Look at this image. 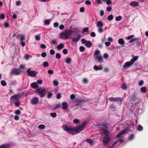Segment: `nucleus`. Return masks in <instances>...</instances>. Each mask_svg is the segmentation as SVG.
<instances>
[{"label":"nucleus","instance_id":"nucleus-33","mask_svg":"<svg viewBox=\"0 0 148 148\" xmlns=\"http://www.w3.org/2000/svg\"><path fill=\"white\" fill-rule=\"evenodd\" d=\"M45 127V125H40L38 126V128L40 129L43 130L44 129Z\"/></svg>","mask_w":148,"mask_h":148},{"label":"nucleus","instance_id":"nucleus-32","mask_svg":"<svg viewBox=\"0 0 148 148\" xmlns=\"http://www.w3.org/2000/svg\"><path fill=\"white\" fill-rule=\"evenodd\" d=\"M17 84V82L16 81H12L10 82V86L16 85Z\"/></svg>","mask_w":148,"mask_h":148},{"label":"nucleus","instance_id":"nucleus-56","mask_svg":"<svg viewBox=\"0 0 148 148\" xmlns=\"http://www.w3.org/2000/svg\"><path fill=\"white\" fill-rule=\"evenodd\" d=\"M62 52L64 54H67L68 52L67 50L66 49H64L63 50Z\"/></svg>","mask_w":148,"mask_h":148},{"label":"nucleus","instance_id":"nucleus-18","mask_svg":"<svg viewBox=\"0 0 148 148\" xmlns=\"http://www.w3.org/2000/svg\"><path fill=\"white\" fill-rule=\"evenodd\" d=\"M10 145L9 144H5L0 145V148H9Z\"/></svg>","mask_w":148,"mask_h":148},{"label":"nucleus","instance_id":"nucleus-42","mask_svg":"<svg viewBox=\"0 0 148 148\" xmlns=\"http://www.w3.org/2000/svg\"><path fill=\"white\" fill-rule=\"evenodd\" d=\"M110 108L112 110H114L115 109V105L114 104H112L110 106Z\"/></svg>","mask_w":148,"mask_h":148},{"label":"nucleus","instance_id":"nucleus-62","mask_svg":"<svg viewBox=\"0 0 148 148\" xmlns=\"http://www.w3.org/2000/svg\"><path fill=\"white\" fill-rule=\"evenodd\" d=\"M107 40L108 41H110V42H112L113 41V38L112 37H108L107 39Z\"/></svg>","mask_w":148,"mask_h":148},{"label":"nucleus","instance_id":"nucleus-28","mask_svg":"<svg viewBox=\"0 0 148 148\" xmlns=\"http://www.w3.org/2000/svg\"><path fill=\"white\" fill-rule=\"evenodd\" d=\"M86 141L89 143H90L91 145H92L93 143V140L91 139H86Z\"/></svg>","mask_w":148,"mask_h":148},{"label":"nucleus","instance_id":"nucleus-24","mask_svg":"<svg viewBox=\"0 0 148 148\" xmlns=\"http://www.w3.org/2000/svg\"><path fill=\"white\" fill-rule=\"evenodd\" d=\"M118 43L121 45H122L125 43V42L123 39L122 38H120L118 40Z\"/></svg>","mask_w":148,"mask_h":148},{"label":"nucleus","instance_id":"nucleus-43","mask_svg":"<svg viewBox=\"0 0 148 148\" xmlns=\"http://www.w3.org/2000/svg\"><path fill=\"white\" fill-rule=\"evenodd\" d=\"M56 57L57 59H60L61 57V56L59 53H57L56 54Z\"/></svg>","mask_w":148,"mask_h":148},{"label":"nucleus","instance_id":"nucleus-19","mask_svg":"<svg viewBox=\"0 0 148 148\" xmlns=\"http://www.w3.org/2000/svg\"><path fill=\"white\" fill-rule=\"evenodd\" d=\"M130 5L133 6H138L139 5V3L136 1H134L130 3Z\"/></svg>","mask_w":148,"mask_h":148},{"label":"nucleus","instance_id":"nucleus-46","mask_svg":"<svg viewBox=\"0 0 148 148\" xmlns=\"http://www.w3.org/2000/svg\"><path fill=\"white\" fill-rule=\"evenodd\" d=\"M134 36V35H131L127 37L126 38L127 40L132 39Z\"/></svg>","mask_w":148,"mask_h":148},{"label":"nucleus","instance_id":"nucleus-39","mask_svg":"<svg viewBox=\"0 0 148 148\" xmlns=\"http://www.w3.org/2000/svg\"><path fill=\"white\" fill-rule=\"evenodd\" d=\"M35 39L37 41H39L40 40V38L39 36V35H36L35 36Z\"/></svg>","mask_w":148,"mask_h":148},{"label":"nucleus","instance_id":"nucleus-34","mask_svg":"<svg viewBox=\"0 0 148 148\" xmlns=\"http://www.w3.org/2000/svg\"><path fill=\"white\" fill-rule=\"evenodd\" d=\"M71 61V59L70 58H68L66 60L65 62L67 64H69Z\"/></svg>","mask_w":148,"mask_h":148},{"label":"nucleus","instance_id":"nucleus-26","mask_svg":"<svg viewBox=\"0 0 148 148\" xmlns=\"http://www.w3.org/2000/svg\"><path fill=\"white\" fill-rule=\"evenodd\" d=\"M140 91L143 93H145L147 91V89L145 87H141L140 89Z\"/></svg>","mask_w":148,"mask_h":148},{"label":"nucleus","instance_id":"nucleus-60","mask_svg":"<svg viewBox=\"0 0 148 148\" xmlns=\"http://www.w3.org/2000/svg\"><path fill=\"white\" fill-rule=\"evenodd\" d=\"M50 53L51 55H53L55 53V51L53 49H51L50 51Z\"/></svg>","mask_w":148,"mask_h":148},{"label":"nucleus","instance_id":"nucleus-61","mask_svg":"<svg viewBox=\"0 0 148 148\" xmlns=\"http://www.w3.org/2000/svg\"><path fill=\"white\" fill-rule=\"evenodd\" d=\"M86 4L87 5H90L91 4V2L89 0H86L85 2Z\"/></svg>","mask_w":148,"mask_h":148},{"label":"nucleus","instance_id":"nucleus-1","mask_svg":"<svg viewBox=\"0 0 148 148\" xmlns=\"http://www.w3.org/2000/svg\"><path fill=\"white\" fill-rule=\"evenodd\" d=\"M86 124V122L84 121L82 123L81 125L77 126L76 127H69L67 125H66L63 126L62 127L63 129L67 132L68 133L74 135L76 133H79L82 130Z\"/></svg>","mask_w":148,"mask_h":148},{"label":"nucleus","instance_id":"nucleus-51","mask_svg":"<svg viewBox=\"0 0 148 148\" xmlns=\"http://www.w3.org/2000/svg\"><path fill=\"white\" fill-rule=\"evenodd\" d=\"M40 47L41 49H46L47 47L44 44H42L40 46Z\"/></svg>","mask_w":148,"mask_h":148},{"label":"nucleus","instance_id":"nucleus-3","mask_svg":"<svg viewBox=\"0 0 148 148\" xmlns=\"http://www.w3.org/2000/svg\"><path fill=\"white\" fill-rule=\"evenodd\" d=\"M103 133L105 135L103 139V143L106 145H107L111 139L110 136L108 134L109 132L108 131L104 130Z\"/></svg>","mask_w":148,"mask_h":148},{"label":"nucleus","instance_id":"nucleus-15","mask_svg":"<svg viewBox=\"0 0 148 148\" xmlns=\"http://www.w3.org/2000/svg\"><path fill=\"white\" fill-rule=\"evenodd\" d=\"M138 56H136L133 57L130 61L133 64L136 61L138 58Z\"/></svg>","mask_w":148,"mask_h":148},{"label":"nucleus","instance_id":"nucleus-6","mask_svg":"<svg viewBox=\"0 0 148 148\" xmlns=\"http://www.w3.org/2000/svg\"><path fill=\"white\" fill-rule=\"evenodd\" d=\"M22 70L19 68H15L11 70V73L16 75H19L21 73Z\"/></svg>","mask_w":148,"mask_h":148},{"label":"nucleus","instance_id":"nucleus-37","mask_svg":"<svg viewBox=\"0 0 148 148\" xmlns=\"http://www.w3.org/2000/svg\"><path fill=\"white\" fill-rule=\"evenodd\" d=\"M113 18V16L112 15H109L108 17V19L109 21H112Z\"/></svg>","mask_w":148,"mask_h":148},{"label":"nucleus","instance_id":"nucleus-9","mask_svg":"<svg viewBox=\"0 0 148 148\" xmlns=\"http://www.w3.org/2000/svg\"><path fill=\"white\" fill-rule=\"evenodd\" d=\"M101 128H102V131L103 133L104 130H106L107 131H108V130L109 129L108 124L107 123H103V124L100 125Z\"/></svg>","mask_w":148,"mask_h":148},{"label":"nucleus","instance_id":"nucleus-45","mask_svg":"<svg viewBox=\"0 0 148 148\" xmlns=\"http://www.w3.org/2000/svg\"><path fill=\"white\" fill-rule=\"evenodd\" d=\"M82 82L83 83L86 84L88 83V82L87 79L86 78H83L82 79Z\"/></svg>","mask_w":148,"mask_h":148},{"label":"nucleus","instance_id":"nucleus-23","mask_svg":"<svg viewBox=\"0 0 148 148\" xmlns=\"http://www.w3.org/2000/svg\"><path fill=\"white\" fill-rule=\"evenodd\" d=\"M92 43L90 41H87L85 44V45L88 48H90L91 47Z\"/></svg>","mask_w":148,"mask_h":148},{"label":"nucleus","instance_id":"nucleus-12","mask_svg":"<svg viewBox=\"0 0 148 148\" xmlns=\"http://www.w3.org/2000/svg\"><path fill=\"white\" fill-rule=\"evenodd\" d=\"M132 64L130 61L127 62L125 63L123 65V67L124 68H128Z\"/></svg>","mask_w":148,"mask_h":148},{"label":"nucleus","instance_id":"nucleus-57","mask_svg":"<svg viewBox=\"0 0 148 148\" xmlns=\"http://www.w3.org/2000/svg\"><path fill=\"white\" fill-rule=\"evenodd\" d=\"M15 113L17 115H19L21 113V111L19 110H18L15 111Z\"/></svg>","mask_w":148,"mask_h":148},{"label":"nucleus","instance_id":"nucleus-11","mask_svg":"<svg viewBox=\"0 0 148 148\" xmlns=\"http://www.w3.org/2000/svg\"><path fill=\"white\" fill-rule=\"evenodd\" d=\"M68 103L66 102H64L62 103V108L63 110H66L68 108Z\"/></svg>","mask_w":148,"mask_h":148},{"label":"nucleus","instance_id":"nucleus-4","mask_svg":"<svg viewBox=\"0 0 148 148\" xmlns=\"http://www.w3.org/2000/svg\"><path fill=\"white\" fill-rule=\"evenodd\" d=\"M71 34V33L70 32V31L67 30L65 32L60 33L59 35V37L61 39H67Z\"/></svg>","mask_w":148,"mask_h":148},{"label":"nucleus","instance_id":"nucleus-20","mask_svg":"<svg viewBox=\"0 0 148 148\" xmlns=\"http://www.w3.org/2000/svg\"><path fill=\"white\" fill-rule=\"evenodd\" d=\"M50 43L51 45H56L58 43V41L57 39H54L51 40L50 42Z\"/></svg>","mask_w":148,"mask_h":148},{"label":"nucleus","instance_id":"nucleus-25","mask_svg":"<svg viewBox=\"0 0 148 148\" xmlns=\"http://www.w3.org/2000/svg\"><path fill=\"white\" fill-rule=\"evenodd\" d=\"M123 100V98L121 97H116L115 98V102H121Z\"/></svg>","mask_w":148,"mask_h":148},{"label":"nucleus","instance_id":"nucleus-47","mask_svg":"<svg viewBox=\"0 0 148 148\" xmlns=\"http://www.w3.org/2000/svg\"><path fill=\"white\" fill-rule=\"evenodd\" d=\"M79 122V120L77 119H75L73 120V123L75 124H77Z\"/></svg>","mask_w":148,"mask_h":148},{"label":"nucleus","instance_id":"nucleus-22","mask_svg":"<svg viewBox=\"0 0 148 148\" xmlns=\"http://www.w3.org/2000/svg\"><path fill=\"white\" fill-rule=\"evenodd\" d=\"M93 69L95 70L98 71L102 70L103 69V67L101 66H97L96 65H95L93 67Z\"/></svg>","mask_w":148,"mask_h":148},{"label":"nucleus","instance_id":"nucleus-64","mask_svg":"<svg viewBox=\"0 0 148 148\" xmlns=\"http://www.w3.org/2000/svg\"><path fill=\"white\" fill-rule=\"evenodd\" d=\"M47 73L51 75L53 73V71L52 70H49L47 71Z\"/></svg>","mask_w":148,"mask_h":148},{"label":"nucleus","instance_id":"nucleus-40","mask_svg":"<svg viewBox=\"0 0 148 148\" xmlns=\"http://www.w3.org/2000/svg\"><path fill=\"white\" fill-rule=\"evenodd\" d=\"M51 21L49 19L46 20L45 22V23L46 25H49L50 24Z\"/></svg>","mask_w":148,"mask_h":148},{"label":"nucleus","instance_id":"nucleus-44","mask_svg":"<svg viewBox=\"0 0 148 148\" xmlns=\"http://www.w3.org/2000/svg\"><path fill=\"white\" fill-rule=\"evenodd\" d=\"M51 116L53 118H55L56 116V112H51L50 113Z\"/></svg>","mask_w":148,"mask_h":148},{"label":"nucleus","instance_id":"nucleus-2","mask_svg":"<svg viewBox=\"0 0 148 148\" xmlns=\"http://www.w3.org/2000/svg\"><path fill=\"white\" fill-rule=\"evenodd\" d=\"M30 86L32 88L34 89H36L35 90V92L36 94L39 95L40 98H42L45 96L46 94L45 92L46 90V88L42 87L38 88V85L35 82L32 83Z\"/></svg>","mask_w":148,"mask_h":148},{"label":"nucleus","instance_id":"nucleus-8","mask_svg":"<svg viewBox=\"0 0 148 148\" xmlns=\"http://www.w3.org/2000/svg\"><path fill=\"white\" fill-rule=\"evenodd\" d=\"M27 73L29 74V76L32 77H35L36 75V74L38 73L36 72L35 71L30 70L28 69L27 71Z\"/></svg>","mask_w":148,"mask_h":148},{"label":"nucleus","instance_id":"nucleus-41","mask_svg":"<svg viewBox=\"0 0 148 148\" xmlns=\"http://www.w3.org/2000/svg\"><path fill=\"white\" fill-rule=\"evenodd\" d=\"M14 104V106L16 107H18L20 105V103L18 102V101H14L13 102Z\"/></svg>","mask_w":148,"mask_h":148},{"label":"nucleus","instance_id":"nucleus-17","mask_svg":"<svg viewBox=\"0 0 148 148\" xmlns=\"http://www.w3.org/2000/svg\"><path fill=\"white\" fill-rule=\"evenodd\" d=\"M128 129V128H126L125 130H123V131H121L120 133H119L116 136V137H119L121 136L125 133L126 131V130H127Z\"/></svg>","mask_w":148,"mask_h":148},{"label":"nucleus","instance_id":"nucleus-13","mask_svg":"<svg viewBox=\"0 0 148 148\" xmlns=\"http://www.w3.org/2000/svg\"><path fill=\"white\" fill-rule=\"evenodd\" d=\"M96 61H97V60H98V61L99 62H101L103 60V58L101 56H97L93 58Z\"/></svg>","mask_w":148,"mask_h":148},{"label":"nucleus","instance_id":"nucleus-5","mask_svg":"<svg viewBox=\"0 0 148 148\" xmlns=\"http://www.w3.org/2000/svg\"><path fill=\"white\" fill-rule=\"evenodd\" d=\"M21 97V95L19 94L14 95L12 96L10 98V101L13 102L16 101H18Z\"/></svg>","mask_w":148,"mask_h":148},{"label":"nucleus","instance_id":"nucleus-29","mask_svg":"<svg viewBox=\"0 0 148 148\" xmlns=\"http://www.w3.org/2000/svg\"><path fill=\"white\" fill-rule=\"evenodd\" d=\"M97 27H102L103 26V24L102 23V22L101 21H99L98 22L97 24Z\"/></svg>","mask_w":148,"mask_h":148},{"label":"nucleus","instance_id":"nucleus-10","mask_svg":"<svg viewBox=\"0 0 148 148\" xmlns=\"http://www.w3.org/2000/svg\"><path fill=\"white\" fill-rule=\"evenodd\" d=\"M31 103L32 105H36L38 103V99L37 97H34L31 101Z\"/></svg>","mask_w":148,"mask_h":148},{"label":"nucleus","instance_id":"nucleus-48","mask_svg":"<svg viewBox=\"0 0 148 148\" xmlns=\"http://www.w3.org/2000/svg\"><path fill=\"white\" fill-rule=\"evenodd\" d=\"M112 10V8L111 6H108L106 8V10L108 12H110Z\"/></svg>","mask_w":148,"mask_h":148},{"label":"nucleus","instance_id":"nucleus-21","mask_svg":"<svg viewBox=\"0 0 148 148\" xmlns=\"http://www.w3.org/2000/svg\"><path fill=\"white\" fill-rule=\"evenodd\" d=\"M64 47V45L63 44L61 43H60V44L58 45L57 46V48L58 50H60L61 49L63 48Z\"/></svg>","mask_w":148,"mask_h":148},{"label":"nucleus","instance_id":"nucleus-35","mask_svg":"<svg viewBox=\"0 0 148 148\" xmlns=\"http://www.w3.org/2000/svg\"><path fill=\"white\" fill-rule=\"evenodd\" d=\"M1 84L3 86H5L7 85V84L5 81L4 80L1 81Z\"/></svg>","mask_w":148,"mask_h":148},{"label":"nucleus","instance_id":"nucleus-38","mask_svg":"<svg viewBox=\"0 0 148 148\" xmlns=\"http://www.w3.org/2000/svg\"><path fill=\"white\" fill-rule=\"evenodd\" d=\"M42 65L44 67H47L49 66V63L47 62H44L43 63Z\"/></svg>","mask_w":148,"mask_h":148},{"label":"nucleus","instance_id":"nucleus-58","mask_svg":"<svg viewBox=\"0 0 148 148\" xmlns=\"http://www.w3.org/2000/svg\"><path fill=\"white\" fill-rule=\"evenodd\" d=\"M108 55L107 53H105L103 54V58L105 59L108 58Z\"/></svg>","mask_w":148,"mask_h":148},{"label":"nucleus","instance_id":"nucleus-54","mask_svg":"<svg viewBox=\"0 0 148 148\" xmlns=\"http://www.w3.org/2000/svg\"><path fill=\"white\" fill-rule=\"evenodd\" d=\"M53 84L55 86H57L59 84L57 80H55L53 81Z\"/></svg>","mask_w":148,"mask_h":148},{"label":"nucleus","instance_id":"nucleus-49","mask_svg":"<svg viewBox=\"0 0 148 148\" xmlns=\"http://www.w3.org/2000/svg\"><path fill=\"white\" fill-rule=\"evenodd\" d=\"M85 48L83 46H80L79 47V50L80 51L82 52L84 51L85 50Z\"/></svg>","mask_w":148,"mask_h":148},{"label":"nucleus","instance_id":"nucleus-50","mask_svg":"<svg viewBox=\"0 0 148 148\" xmlns=\"http://www.w3.org/2000/svg\"><path fill=\"white\" fill-rule=\"evenodd\" d=\"M134 137V135L133 134H131L129 137L128 139L130 140H132Z\"/></svg>","mask_w":148,"mask_h":148},{"label":"nucleus","instance_id":"nucleus-53","mask_svg":"<svg viewBox=\"0 0 148 148\" xmlns=\"http://www.w3.org/2000/svg\"><path fill=\"white\" fill-rule=\"evenodd\" d=\"M61 106V104L60 103H58L56 105V106L54 107V109L55 110L58 109L60 108Z\"/></svg>","mask_w":148,"mask_h":148},{"label":"nucleus","instance_id":"nucleus-14","mask_svg":"<svg viewBox=\"0 0 148 148\" xmlns=\"http://www.w3.org/2000/svg\"><path fill=\"white\" fill-rule=\"evenodd\" d=\"M81 37V35L80 34H79L77 37V38L75 37H73L72 40L74 42H76L78 41L79 40L80 38Z\"/></svg>","mask_w":148,"mask_h":148},{"label":"nucleus","instance_id":"nucleus-36","mask_svg":"<svg viewBox=\"0 0 148 148\" xmlns=\"http://www.w3.org/2000/svg\"><path fill=\"white\" fill-rule=\"evenodd\" d=\"M122 17L121 16H119L116 17L115 20L116 21H119L122 19Z\"/></svg>","mask_w":148,"mask_h":148},{"label":"nucleus","instance_id":"nucleus-63","mask_svg":"<svg viewBox=\"0 0 148 148\" xmlns=\"http://www.w3.org/2000/svg\"><path fill=\"white\" fill-rule=\"evenodd\" d=\"M100 53L99 51V50H96L95 52L94 55H98Z\"/></svg>","mask_w":148,"mask_h":148},{"label":"nucleus","instance_id":"nucleus-55","mask_svg":"<svg viewBox=\"0 0 148 148\" xmlns=\"http://www.w3.org/2000/svg\"><path fill=\"white\" fill-rule=\"evenodd\" d=\"M144 84V82L143 80H140L138 82V84L139 86H142Z\"/></svg>","mask_w":148,"mask_h":148},{"label":"nucleus","instance_id":"nucleus-31","mask_svg":"<svg viewBox=\"0 0 148 148\" xmlns=\"http://www.w3.org/2000/svg\"><path fill=\"white\" fill-rule=\"evenodd\" d=\"M89 29L88 27L84 28L83 29L82 33H84V32L87 33L88 32Z\"/></svg>","mask_w":148,"mask_h":148},{"label":"nucleus","instance_id":"nucleus-7","mask_svg":"<svg viewBox=\"0 0 148 148\" xmlns=\"http://www.w3.org/2000/svg\"><path fill=\"white\" fill-rule=\"evenodd\" d=\"M85 101L84 99L78 98L75 99L73 101V103L75 106L78 105L80 103H83Z\"/></svg>","mask_w":148,"mask_h":148},{"label":"nucleus","instance_id":"nucleus-59","mask_svg":"<svg viewBox=\"0 0 148 148\" xmlns=\"http://www.w3.org/2000/svg\"><path fill=\"white\" fill-rule=\"evenodd\" d=\"M61 95L60 93H58L56 95V98L58 99H60L61 98Z\"/></svg>","mask_w":148,"mask_h":148},{"label":"nucleus","instance_id":"nucleus-30","mask_svg":"<svg viewBox=\"0 0 148 148\" xmlns=\"http://www.w3.org/2000/svg\"><path fill=\"white\" fill-rule=\"evenodd\" d=\"M53 95V93L50 92H48L47 95V97L48 99H50L51 98Z\"/></svg>","mask_w":148,"mask_h":148},{"label":"nucleus","instance_id":"nucleus-52","mask_svg":"<svg viewBox=\"0 0 148 148\" xmlns=\"http://www.w3.org/2000/svg\"><path fill=\"white\" fill-rule=\"evenodd\" d=\"M143 129V127L141 126L140 125H139L138 126V130L139 131H141Z\"/></svg>","mask_w":148,"mask_h":148},{"label":"nucleus","instance_id":"nucleus-27","mask_svg":"<svg viewBox=\"0 0 148 148\" xmlns=\"http://www.w3.org/2000/svg\"><path fill=\"white\" fill-rule=\"evenodd\" d=\"M121 88L122 90H126L127 89V85L125 83H123L121 86Z\"/></svg>","mask_w":148,"mask_h":148},{"label":"nucleus","instance_id":"nucleus-16","mask_svg":"<svg viewBox=\"0 0 148 148\" xmlns=\"http://www.w3.org/2000/svg\"><path fill=\"white\" fill-rule=\"evenodd\" d=\"M131 99L132 101H135L137 99V95L135 92L131 95Z\"/></svg>","mask_w":148,"mask_h":148}]
</instances>
